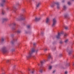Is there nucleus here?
Listing matches in <instances>:
<instances>
[{
  "mask_svg": "<svg viewBox=\"0 0 74 74\" xmlns=\"http://www.w3.org/2000/svg\"><path fill=\"white\" fill-rule=\"evenodd\" d=\"M27 29H30V28H32V27L30 25H29L27 26Z\"/></svg>",
  "mask_w": 74,
  "mask_h": 74,
  "instance_id": "obj_17",
  "label": "nucleus"
},
{
  "mask_svg": "<svg viewBox=\"0 0 74 74\" xmlns=\"http://www.w3.org/2000/svg\"><path fill=\"white\" fill-rule=\"evenodd\" d=\"M51 58H52V57H51V55L50 54H49V56H48V59H50Z\"/></svg>",
  "mask_w": 74,
  "mask_h": 74,
  "instance_id": "obj_19",
  "label": "nucleus"
},
{
  "mask_svg": "<svg viewBox=\"0 0 74 74\" xmlns=\"http://www.w3.org/2000/svg\"><path fill=\"white\" fill-rule=\"evenodd\" d=\"M55 73V71H53V73Z\"/></svg>",
  "mask_w": 74,
  "mask_h": 74,
  "instance_id": "obj_37",
  "label": "nucleus"
},
{
  "mask_svg": "<svg viewBox=\"0 0 74 74\" xmlns=\"http://www.w3.org/2000/svg\"><path fill=\"white\" fill-rule=\"evenodd\" d=\"M12 29L13 30H15V28L13 27L12 28Z\"/></svg>",
  "mask_w": 74,
  "mask_h": 74,
  "instance_id": "obj_33",
  "label": "nucleus"
},
{
  "mask_svg": "<svg viewBox=\"0 0 74 74\" xmlns=\"http://www.w3.org/2000/svg\"><path fill=\"white\" fill-rule=\"evenodd\" d=\"M55 6V4H52L51 5V7H53Z\"/></svg>",
  "mask_w": 74,
  "mask_h": 74,
  "instance_id": "obj_20",
  "label": "nucleus"
},
{
  "mask_svg": "<svg viewBox=\"0 0 74 74\" xmlns=\"http://www.w3.org/2000/svg\"><path fill=\"white\" fill-rule=\"evenodd\" d=\"M22 12H25V9H23L22 10Z\"/></svg>",
  "mask_w": 74,
  "mask_h": 74,
  "instance_id": "obj_25",
  "label": "nucleus"
},
{
  "mask_svg": "<svg viewBox=\"0 0 74 74\" xmlns=\"http://www.w3.org/2000/svg\"><path fill=\"white\" fill-rule=\"evenodd\" d=\"M33 57L34 58H36V57H35L34 56H33Z\"/></svg>",
  "mask_w": 74,
  "mask_h": 74,
  "instance_id": "obj_40",
  "label": "nucleus"
},
{
  "mask_svg": "<svg viewBox=\"0 0 74 74\" xmlns=\"http://www.w3.org/2000/svg\"><path fill=\"white\" fill-rule=\"evenodd\" d=\"M17 10V9H16V7H13L12 9V11H14V12H15Z\"/></svg>",
  "mask_w": 74,
  "mask_h": 74,
  "instance_id": "obj_9",
  "label": "nucleus"
},
{
  "mask_svg": "<svg viewBox=\"0 0 74 74\" xmlns=\"http://www.w3.org/2000/svg\"><path fill=\"white\" fill-rule=\"evenodd\" d=\"M17 41V38H16L14 39L12 41V44H13V42H15Z\"/></svg>",
  "mask_w": 74,
  "mask_h": 74,
  "instance_id": "obj_13",
  "label": "nucleus"
},
{
  "mask_svg": "<svg viewBox=\"0 0 74 74\" xmlns=\"http://www.w3.org/2000/svg\"><path fill=\"white\" fill-rule=\"evenodd\" d=\"M64 0H63L62 1V3H64Z\"/></svg>",
  "mask_w": 74,
  "mask_h": 74,
  "instance_id": "obj_35",
  "label": "nucleus"
},
{
  "mask_svg": "<svg viewBox=\"0 0 74 74\" xmlns=\"http://www.w3.org/2000/svg\"><path fill=\"white\" fill-rule=\"evenodd\" d=\"M34 73V71H33L32 72V74H33Z\"/></svg>",
  "mask_w": 74,
  "mask_h": 74,
  "instance_id": "obj_32",
  "label": "nucleus"
},
{
  "mask_svg": "<svg viewBox=\"0 0 74 74\" xmlns=\"http://www.w3.org/2000/svg\"><path fill=\"white\" fill-rule=\"evenodd\" d=\"M68 3V4H69V5H71V3L70 2H69Z\"/></svg>",
  "mask_w": 74,
  "mask_h": 74,
  "instance_id": "obj_26",
  "label": "nucleus"
},
{
  "mask_svg": "<svg viewBox=\"0 0 74 74\" xmlns=\"http://www.w3.org/2000/svg\"><path fill=\"white\" fill-rule=\"evenodd\" d=\"M3 69H2V71H3Z\"/></svg>",
  "mask_w": 74,
  "mask_h": 74,
  "instance_id": "obj_46",
  "label": "nucleus"
},
{
  "mask_svg": "<svg viewBox=\"0 0 74 74\" xmlns=\"http://www.w3.org/2000/svg\"><path fill=\"white\" fill-rule=\"evenodd\" d=\"M51 22V21H50V19L49 18H47L46 19V23L48 25H50V23Z\"/></svg>",
  "mask_w": 74,
  "mask_h": 74,
  "instance_id": "obj_6",
  "label": "nucleus"
},
{
  "mask_svg": "<svg viewBox=\"0 0 74 74\" xmlns=\"http://www.w3.org/2000/svg\"><path fill=\"white\" fill-rule=\"evenodd\" d=\"M41 5V3H37L36 4V7H37V8H38V7H39V6L40 5Z\"/></svg>",
  "mask_w": 74,
  "mask_h": 74,
  "instance_id": "obj_11",
  "label": "nucleus"
},
{
  "mask_svg": "<svg viewBox=\"0 0 74 74\" xmlns=\"http://www.w3.org/2000/svg\"><path fill=\"white\" fill-rule=\"evenodd\" d=\"M66 9H67V8H66V6H64L63 10H66Z\"/></svg>",
  "mask_w": 74,
  "mask_h": 74,
  "instance_id": "obj_18",
  "label": "nucleus"
},
{
  "mask_svg": "<svg viewBox=\"0 0 74 74\" xmlns=\"http://www.w3.org/2000/svg\"><path fill=\"white\" fill-rule=\"evenodd\" d=\"M8 9H9V8H7V10H8Z\"/></svg>",
  "mask_w": 74,
  "mask_h": 74,
  "instance_id": "obj_39",
  "label": "nucleus"
},
{
  "mask_svg": "<svg viewBox=\"0 0 74 74\" xmlns=\"http://www.w3.org/2000/svg\"><path fill=\"white\" fill-rule=\"evenodd\" d=\"M45 62V61H42L41 62V64H43V63H44Z\"/></svg>",
  "mask_w": 74,
  "mask_h": 74,
  "instance_id": "obj_22",
  "label": "nucleus"
},
{
  "mask_svg": "<svg viewBox=\"0 0 74 74\" xmlns=\"http://www.w3.org/2000/svg\"><path fill=\"white\" fill-rule=\"evenodd\" d=\"M65 29L66 30H68V29H69L68 27H65Z\"/></svg>",
  "mask_w": 74,
  "mask_h": 74,
  "instance_id": "obj_23",
  "label": "nucleus"
},
{
  "mask_svg": "<svg viewBox=\"0 0 74 74\" xmlns=\"http://www.w3.org/2000/svg\"><path fill=\"white\" fill-rule=\"evenodd\" d=\"M73 58H74V55H73Z\"/></svg>",
  "mask_w": 74,
  "mask_h": 74,
  "instance_id": "obj_44",
  "label": "nucleus"
},
{
  "mask_svg": "<svg viewBox=\"0 0 74 74\" xmlns=\"http://www.w3.org/2000/svg\"><path fill=\"white\" fill-rule=\"evenodd\" d=\"M2 74H4V73H3Z\"/></svg>",
  "mask_w": 74,
  "mask_h": 74,
  "instance_id": "obj_47",
  "label": "nucleus"
},
{
  "mask_svg": "<svg viewBox=\"0 0 74 74\" xmlns=\"http://www.w3.org/2000/svg\"><path fill=\"white\" fill-rule=\"evenodd\" d=\"M67 36V34L65 33L64 35V36H65V37H66V36Z\"/></svg>",
  "mask_w": 74,
  "mask_h": 74,
  "instance_id": "obj_28",
  "label": "nucleus"
},
{
  "mask_svg": "<svg viewBox=\"0 0 74 74\" xmlns=\"http://www.w3.org/2000/svg\"><path fill=\"white\" fill-rule=\"evenodd\" d=\"M25 33L27 34V33H28V32H27L26 31Z\"/></svg>",
  "mask_w": 74,
  "mask_h": 74,
  "instance_id": "obj_41",
  "label": "nucleus"
},
{
  "mask_svg": "<svg viewBox=\"0 0 74 74\" xmlns=\"http://www.w3.org/2000/svg\"><path fill=\"white\" fill-rule=\"evenodd\" d=\"M72 0V1H73L74 0Z\"/></svg>",
  "mask_w": 74,
  "mask_h": 74,
  "instance_id": "obj_50",
  "label": "nucleus"
},
{
  "mask_svg": "<svg viewBox=\"0 0 74 74\" xmlns=\"http://www.w3.org/2000/svg\"><path fill=\"white\" fill-rule=\"evenodd\" d=\"M21 17L22 20H25L26 17H25V14H22L21 16Z\"/></svg>",
  "mask_w": 74,
  "mask_h": 74,
  "instance_id": "obj_5",
  "label": "nucleus"
},
{
  "mask_svg": "<svg viewBox=\"0 0 74 74\" xmlns=\"http://www.w3.org/2000/svg\"><path fill=\"white\" fill-rule=\"evenodd\" d=\"M43 71V69H40V73H42V71Z\"/></svg>",
  "mask_w": 74,
  "mask_h": 74,
  "instance_id": "obj_24",
  "label": "nucleus"
},
{
  "mask_svg": "<svg viewBox=\"0 0 74 74\" xmlns=\"http://www.w3.org/2000/svg\"><path fill=\"white\" fill-rule=\"evenodd\" d=\"M36 45V43H34V45L35 46V45Z\"/></svg>",
  "mask_w": 74,
  "mask_h": 74,
  "instance_id": "obj_36",
  "label": "nucleus"
},
{
  "mask_svg": "<svg viewBox=\"0 0 74 74\" xmlns=\"http://www.w3.org/2000/svg\"><path fill=\"white\" fill-rule=\"evenodd\" d=\"M62 41H61L60 42V44H62Z\"/></svg>",
  "mask_w": 74,
  "mask_h": 74,
  "instance_id": "obj_38",
  "label": "nucleus"
},
{
  "mask_svg": "<svg viewBox=\"0 0 74 74\" xmlns=\"http://www.w3.org/2000/svg\"><path fill=\"white\" fill-rule=\"evenodd\" d=\"M2 2L3 3H1V5L2 7H3V5H4V3L5 2V0H2Z\"/></svg>",
  "mask_w": 74,
  "mask_h": 74,
  "instance_id": "obj_10",
  "label": "nucleus"
},
{
  "mask_svg": "<svg viewBox=\"0 0 74 74\" xmlns=\"http://www.w3.org/2000/svg\"><path fill=\"white\" fill-rule=\"evenodd\" d=\"M39 50L37 49L36 50L35 49V48H33L32 49V51H29L28 56H26L27 59H28L29 58H30L32 56V53L35 52V53H37V52H38Z\"/></svg>",
  "mask_w": 74,
  "mask_h": 74,
  "instance_id": "obj_1",
  "label": "nucleus"
},
{
  "mask_svg": "<svg viewBox=\"0 0 74 74\" xmlns=\"http://www.w3.org/2000/svg\"><path fill=\"white\" fill-rule=\"evenodd\" d=\"M38 66H39L40 65H39V64H38Z\"/></svg>",
  "mask_w": 74,
  "mask_h": 74,
  "instance_id": "obj_49",
  "label": "nucleus"
},
{
  "mask_svg": "<svg viewBox=\"0 0 74 74\" xmlns=\"http://www.w3.org/2000/svg\"><path fill=\"white\" fill-rule=\"evenodd\" d=\"M56 18H54L53 20V24H52V27H54L56 26Z\"/></svg>",
  "mask_w": 74,
  "mask_h": 74,
  "instance_id": "obj_3",
  "label": "nucleus"
},
{
  "mask_svg": "<svg viewBox=\"0 0 74 74\" xmlns=\"http://www.w3.org/2000/svg\"><path fill=\"white\" fill-rule=\"evenodd\" d=\"M42 34V33H41Z\"/></svg>",
  "mask_w": 74,
  "mask_h": 74,
  "instance_id": "obj_48",
  "label": "nucleus"
},
{
  "mask_svg": "<svg viewBox=\"0 0 74 74\" xmlns=\"http://www.w3.org/2000/svg\"><path fill=\"white\" fill-rule=\"evenodd\" d=\"M68 41H69V39H66L65 40V43H66V42H67Z\"/></svg>",
  "mask_w": 74,
  "mask_h": 74,
  "instance_id": "obj_21",
  "label": "nucleus"
},
{
  "mask_svg": "<svg viewBox=\"0 0 74 74\" xmlns=\"http://www.w3.org/2000/svg\"><path fill=\"white\" fill-rule=\"evenodd\" d=\"M63 34H64V32L63 31L60 32H58V35L56 36V38L58 39L60 38V37L61 36V35Z\"/></svg>",
  "mask_w": 74,
  "mask_h": 74,
  "instance_id": "obj_4",
  "label": "nucleus"
},
{
  "mask_svg": "<svg viewBox=\"0 0 74 74\" xmlns=\"http://www.w3.org/2000/svg\"><path fill=\"white\" fill-rule=\"evenodd\" d=\"M52 67L51 66H49V69L50 70V69H52Z\"/></svg>",
  "mask_w": 74,
  "mask_h": 74,
  "instance_id": "obj_27",
  "label": "nucleus"
},
{
  "mask_svg": "<svg viewBox=\"0 0 74 74\" xmlns=\"http://www.w3.org/2000/svg\"><path fill=\"white\" fill-rule=\"evenodd\" d=\"M65 16V18H66V17L67 16Z\"/></svg>",
  "mask_w": 74,
  "mask_h": 74,
  "instance_id": "obj_45",
  "label": "nucleus"
},
{
  "mask_svg": "<svg viewBox=\"0 0 74 74\" xmlns=\"http://www.w3.org/2000/svg\"><path fill=\"white\" fill-rule=\"evenodd\" d=\"M65 74H67V71H66V72H65Z\"/></svg>",
  "mask_w": 74,
  "mask_h": 74,
  "instance_id": "obj_34",
  "label": "nucleus"
},
{
  "mask_svg": "<svg viewBox=\"0 0 74 74\" xmlns=\"http://www.w3.org/2000/svg\"><path fill=\"white\" fill-rule=\"evenodd\" d=\"M13 25H14V26H15V25H16V24H15V23H14L13 24Z\"/></svg>",
  "mask_w": 74,
  "mask_h": 74,
  "instance_id": "obj_31",
  "label": "nucleus"
},
{
  "mask_svg": "<svg viewBox=\"0 0 74 74\" xmlns=\"http://www.w3.org/2000/svg\"><path fill=\"white\" fill-rule=\"evenodd\" d=\"M1 51L3 53H7V52L8 51V50H7V48L6 47H3L1 49Z\"/></svg>",
  "mask_w": 74,
  "mask_h": 74,
  "instance_id": "obj_2",
  "label": "nucleus"
},
{
  "mask_svg": "<svg viewBox=\"0 0 74 74\" xmlns=\"http://www.w3.org/2000/svg\"><path fill=\"white\" fill-rule=\"evenodd\" d=\"M30 71V69H29L28 71Z\"/></svg>",
  "mask_w": 74,
  "mask_h": 74,
  "instance_id": "obj_43",
  "label": "nucleus"
},
{
  "mask_svg": "<svg viewBox=\"0 0 74 74\" xmlns=\"http://www.w3.org/2000/svg\"><path fill=\"white\" fill-rule=\"evenodd\" d=\"M5 14V11L4 10H2V15H4Z\"/></svg>",
  "mask_w": 74,
  "mask_h": 74,
  "instance_id": "obj_16",
  "label": "nucleus"
},
{
  "mask_svg": "<svg viewBox=\"0 0 74 74\" xmlns=\"http://www.w3.org/2000/svg\"><path fill=\"white\" fill-rule=\"evenodd\" d=\"M55 4L57 5V8L58 9L60 8V5H59V3L58 2H56L55 3Z\"/></svg>",
  "mask_w": 74,
  "mask_h": 74,
  "instance_id": "obj_8",
  "label": "nucleus"
},
{
  "mask_svg": "<svg viewBox=\"0 0 74 74\" xmlns=\"http://www.w3.org/2000/svg\"><path fill=\"white\" fill-rule=\"evenodd\" d=\"M73 66H74V63H73Z\"/></svg>",
  "mask_w": 74,
  "mask_h": 74,
  "instance_id": "obj_42",
  "label": "nucleus"
},
{
  "mask_svg": "<svg viewBox=\"0 0 74 74\" xmlns=\"http://www.w3.org/2000/svg\"><path fill=\"white\" fill-rule=\"evenodd\" d=\"M47 50H48V49H47V48H45L44 49L45 51H47Z\"/></svg>",
  "mask_w": 74,
  "mask_h": 74,
  "instance_id": "obj_29",
  "label": "nucleus"
},
{
  "mask_svg": "<svg viewBox=\"0 0 74 74\" xmlns=\"http://www.w3.org/2000/svg\"><path fill=\"white\" fill-rule=\"evenodd\" d=\"M4 39L3 38H2L1 39V41H4Z\"/></svg>",
  "mask_w": 74,
  "mask_h": 74,
  "instance_id": "obj_30",
  "label": "nucleus"
},
{
  "mask_svg": "<svg viewBox=\"0 0 74 74\" xmlns=\"http://www.w3.org/2000/svg\"><path fill=\"white\" fill-rule=\"evenodd\" d=\"M40 18H35V21L36 22H37V21H40Z\"/></svg>",
  "mask_w": 74,
  "mask_h": 74,
  "instance_id": "obj_12",
  "label": "nucleus"
},
{
  "mask_svg": "<svg viewBox=\"0 0 74 74\" xmlns=\"http://www.w3.org/2000/svg\"><path fill=\"white\" fill-rule=\"evenodd\" d=\"M8 18H5L3 19V22L4 21H8Z\"/></svg>",
  "mask_w": 74,
  "mask_h": 74,
  "instance_id": "obj_15",
  "label": "nucleus"
},
{
  "mask_svg": "<svg viewBox=\"0 0 74 74\" xmlns=\"http://www.w3.org/2000/svg\"><path fill=\"white\" fill-rule=\"evenodd\" d=\"M66 51L68 52L69 55H71L72 52H73V51L71 50V51H69V49H66Z\"/></svg>",
  "mask_w": 74,
  "mask_h": 74,
  "instance_id": "obj_7",
  "label": "nucleus"
},
{
  "mask_svg": "<svg viewBox=\"0 0 74 74\" xmlns=\"http://www.w3.org/2000/svg\"><path fill=\"white\" fill-rule=\"evenodd\" d=\"M21 31L19 29L15 31V33H20Z\"/></svg>",
  "mask_w": 74,
  "mask_h": 74,
  "instance_id": "obj_14",
  "label": "nucleus"
}]
</instances>
